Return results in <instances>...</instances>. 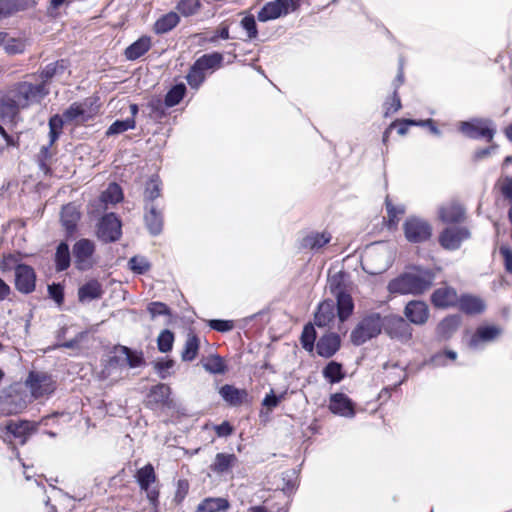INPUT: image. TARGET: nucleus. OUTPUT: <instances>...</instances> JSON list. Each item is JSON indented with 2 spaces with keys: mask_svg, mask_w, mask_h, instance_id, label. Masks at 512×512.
I'll list each match as a JSON object with an SVG mask.
<instances>
[{
  "mask_svg": "<svg viewBox=\"0 0 512 512\" xmlns=\"http://www.w3.org/2000/svg\"><path fill=\"white\" fill-rule=\"evenodd\" d=\"M103 293L101 283L96 279H91L78 289V299L80 302L100 299Z\"/></svg>",
  "mask_w": 512,
  "mask_h": 512,
  "instance_id": "25",
  "label": "nucleus"
},
{
  "mask_svg": "<svg viewBox=\"0 0 512 512\" xmlns=\"http://www.w3.org/2000/svg\"><path fill=\"white\" fill-rule=\"evenodd\" d=\"M11 96L15 98L18 106L22 109L29 107L31 104L40 102L49 94V89L44 83L33 84L27 81L16 84L9 90Z\"/></svg>",
  "mask_w": 512,
  "mask_h": 512,
  "instance_id": "4",
  "label": "nucleus"
},
{
  "mask_svg": "<svg viewBox=\"0 0 512 512\" xmlns=\"http://www.w3.org/2000/svg\"><path fill=\"white\" fill-rule=\"evenodd\" d=\"M209 326L219 332H228L233 329L234 324L230 320H210Z\"/></svg>",
  "mask_w": 512,
  "mask_h": 512,
  "instance_id": "63",
  "label": "nucleus"
},
{
  "mask_svg": "<svg viewBox=\"0 0 512 512\" xmlns=\"http://www.w3.org/2000/svg\"><path fill=\"white\" fill-rule=\"evenodd\" d=\"M180 21L179 15L176 12H169L161 16L154 24V31L156 34H165L171 31L178 25Z\"/></svg>",
  "mask_w": 512,
  "mask_h": 512,
  "instance_id": "34",
  "label": "nucleus"
},
{
  "mask_svg": "<svg viewBox=\"0 0 512 512\" xmlns=\"http://www.w3.org/2000/svg\"><path fill=\"white\" fill-rule=\"evenodd\" d=\"M331 235L329 233H311L303 238L302 246L311 250H318L329 243Z\"/></svg>",
  "mask_w": 512,
  "mask_h": 512,
  "instance_id": "36",
  "label": "nucleus"
},
{
  "mask_svg": "<svg viewBox=\"0 0 512 512\" xmlns=\"http://www.w3.org/2000/svg\"><path fill=\"white\" fill-rule=\"evenodd\" d=\"M383 319V330L390 338L402 343H406L412 338V328L401 316L389 314L383 316Z\"/></svg>",
  "mask_w": 512,
  "mask_h": 512,
  "instance_id": "6",
  "label": "nucleus"
},
{
  "mask_svg": "<svg viewBox=\"0 0 512 512\" xmlns=\"http://www.w3.org/2000/svg\"><path fill=\"white\" fill-rule=\"evenodd\" d=\"M340 348V337L335 333L322 336L317 344V353L325 358L332 357Z\"/></svg>",
  "mask_w": 512,
  "mask_h": 512,
  "instance_id": "21",
  "label": "nucleus"
},
{
  "mask_svg": "<svg viewBox=\"0 0 512 512\" xmlns=\"http://www.w3.org/2000/svg\"><path fill=\"white\" fill-rule=\"evenodd\" d=\"M119 351L126 356L127 363L131 368L140 367L144 364L142 352L133 351L126 346H121Z\"/></svg>",
  "mask_w": 512,
  "mask_h": 512,
  "instance_id": "51",
  "label": "nucleus"
},
{
  "mask_svg": "<svg viewBox=\"0 0 512 512\" xmlns=\"http://www.w3.org/2000/svg\"><path fill=\"white\" fill-rule=\"evenodd\" d=\"M15 288L23 294H30L36 288V273L34 268L27 264H17L14 267Z\"/></svg>",
  "mask_w": 512,
  "mask_h": 512,
  "instance_id": "11",
  "label": "nucleus"
},
{
  "mask_svg": "<svg viewBox=\"0 0 512 512\" xmlns=\"http://www.w3.org/2000/svg\"><path fill=\"white\" fill-rule=\"evenodd\" d=\"M19 261H20L19 254H11V253L5 254V255H3V260L0 265V268L2 271L11 270L13 268V265L15 267L17 264H20Z\"/></svg>",
  "mask_w": 512,
  "mask_h": 512,
  "instance_id": "62",
  "label": "nucleus"
},
{
  "mask_svg": "<svg viewBox=\"0 0 512 512\" xmlns=\"http://www.w3.org/2000/svg\"><path fill=\"white\" fill-rule=\"evenodd\" d=\"M323 376L329 380L331 383H338L340 382L344 374L342 372V366L341 364L331 361L327 364V366L323 370Z\"/></svg>",
  "mask_w": 512,
  "mask_h": 512,
  "instance_id": "44",
  "label": "nucleus"
},
{
  "mask_svg": "<svg viewBox=\"0 0 512 512\" xmlns=\"http://www.w3.org/2000/svg\"><path fill=\"white\" fill-rule=\"evenodd\" d=\"M21 109L10 91L0 98V118L3 121L13 122Z\"/></svg>",
  "mask_w": 512,
  "mask_h": 512,
  "instance_id": "22",
  "label": "nucleus"
},
{
  "mask_svg": "<svg viewBox=\"0 0 512 512\" xmlns=\"http://www.w3.org/2000/svg\"><path fill=\"white\" fill-rule=\"evenodd\" d=\"M424 124H432V120L429 119V120L420 121V122H417L415 120H402L397 123L391 124L389 129L392 128L393 126H397L398 134L403 136L407 133L409 125H424Z\"/></svg>",
  "mask_w": 512,
  "mask_h": 512,
  "instance_id": "57",
  "label": "nucleus"
},
{
  "mask_svg": "<svg viewBox=\"0 0 512 512\" xmlns=\"http://www.w3.org/2000/svg\"><path fill=\"white\" fill-rule=\"evenodd\" d=\"M228 508L229 502L225 498H206L197 506L195 512H219Z\"/></svg>",
  "mask_w": 512,
  "mask_h": 512,
  "instance_id": "35",
  "label": "nucleus"
},
{
  "mask_svg": "<svg viewBox=\"0 0 512 512\" xmlns=\"http://www.w3.org/2000/svg\"><path fill=\"white\" fill-rule=\"evenodd\" d=\"M199 345V338L195 334H188L181 353V359L183 361H193L197 357Z\"/></svg>",
  "mask_w": 512,
  "mask_h": 512,
  "instance_id": "39",
  "label": "nucleus"
},
{
  "mask_svg": "<svg viewBox=\"0 0 512 512\" xmlns=\"http://www.w3.org/2000/svg\"><path fill=\"white\" fill-rule=\"evenodd\" d=\"M151 47L149 37H141L125 50V56L128 60H136L143 56Z\"/></svg>",
  "mask_w": 512,
  "mask_h": 512,
  "instance_id": "32",
  "label": "nucleus"
},
{
  "mask_svg": "<svg viewBox=\"0 0 512 512\" xmlns=\"http://www.w3.org/2000/svg\"><path fill=\"white\" fill-rule=\"evenodd\" d=\"M406 318L415 325H424L429 318L428 305L420 300L409 301L404 309Z\"/></svg>",
  "mask_w": 512,
  "mask_h": 512,
  "instance_id": "14",
  "label": "nucleus"
},
{
  "mask_svg": "<svg viewBox=\"0 0 512 512\" xmlns=\"http://www.w3.org/2000/svg\"><path fill=\"white\" fill-rule=\"evenodd\" d=\"M152 318L160 315H170V309L162 302H151L147 307Z\"/></svg>",
  "mask_w": 512,
  "mask_h": 512,
  "instance_id": "58",
  "label": "nucleus"
},
{
  "mask_svg": "<svg viewBox=\"0 0 512 512\" xmlns=\"http://www.w3.org/2000/svg\"><path fill=\"white\" fill-rule=\"evenodd\" d=\"M337 316L340 322H345L353 313L354 303L350 294L344 293L336 296Z\"/></svg>",
  "mask_w": 512,
  "mask_h": 512,
  "instance_id": "30",
  "label": "nucleus"
},
{
  "mask_svg": "<svg viewBox=\"0 0 512 512\" xmlns=\"http://www.w3.org/2000/svg\"><path fill=\"white\" fill-rule=\"evenodd\" d=\"M285 15V10H281L277 0L266 3L259 11L257 18L260 22H266Z\"/></svg>",
  "mask_w": 512,
  "mask_h": 512,
  "instance_id": "38",
  "label": "nucleus"
},
{
  "mask_svg": "<svg viewBox=\"0 0 512 512\" xmlns=\"http://www.w3.org/2000/svg\"><path fill=\"white\" fill-rule=\"evenodd\" d=\"M94 252L95 244L93 241L85 238L78 240L72 249L76 268L80 271L91 269L95 264Z\"/></svg>",
  "mask_w": 512,
  "mask_h": 512,
  "instance_id": "8",
  "label": "nucleus"
},
{
  "mask_svg": "<svg viewBox=\"0 0 512 512\" xmlns=\"http://www.w3.org/2000/svg\"><path fill=\"white\" fill-rule=\"evenodd\" d=\"M499 253L502 255L504 259V265L506 271L512 273V249L508 246H501L499 249Z\"/></svg>",
  "mask_w": 512,
  "mask_h": 512,
  "instance_id": "64",
  "label": "nucleus"
},
{
  "mask_svg": "<svg viewBox=\"0 0 512 512\" xmlns=\"http://www.w3.org/2000/svg\"><path fill=\"white\" fill-rule=\"evenodd\" d=\"M71 255L69 246L66 242H61L55 252V267L58 272L65 271L69 268Z\"/></svg>",
  "mask_w": 512,
  "mask_h": 512,
  "instance_id": "37",
  "label": "nucleus"
},
{
  "mask_svg": "<svg viewBox=\"0 0 512 512\" xmlns=\"http://www.w3.org/2000/svg\"><path fill=\"white\" fill-rule=\"evenodd\" d=\"M460 325V318L456 315L445 317L437 325L436 334L439 339H449L458 329Z\"/></svg>",
  "mask_w": 512,
  "mask_h": 512,
  "instance_id": "28",
  "label": "nucleus"
},
{
  "mask_svg": "<svg viewBox=\"0 0 512 512\" xmlns=\"http://www.w3.org/2000/svg\"><path fill=\"white\" fill-rule=\"evenodd\" d=\"M465 218V209L457 201H450L439 208V219L444 223H461Z\"/></svg>",
  "mask_w": 512,
  "mask_h": 512,
  "instance_id": "15",
  "label": "nucleus"
},
{
  "mask_svg": "<svg viewBox=\"0 0 512 512\" xmlns=\"http://www.w3.org/2000/svg\"><path fill=\"white\" fill-rule=\"evenodd\" d=\"M5 428L8 433L12 434L15 438L19 439L20 443L23 445L26 443L28 437L36 431L37 424L27 420H9L6 423Z\"/></svg>",
  "mask_w": 512,
  "mask_h": 512,
  "instance_id": "16",
  "label": "nucleus"
},
{
  "mask_svg": "<svg viewBox=\"0 0 512 512\" xmlns=\"http://www.w3.org/2000/svg\"><path fill=\"white\" fill-rule=\"evenodd\" d=\"M171 389L167 384L160 383L153 386L148 393V404L152 405H165L169 400Z\"/></svg>",
  "mask_w": 512,
  "mask_h": 512,
  "instance_id": "29",
  "label": "nucleus"
},
{
  "mask_svg": "<svg viewBox=\"0 0 512 512\" xmlns=\"http://www.w3.org/2000/svg\"><path fill=\"white\" fill-rule=\"evenodd\" d=\"M161 195V183L157 178H151L145 186L144 190V206H147L149 203L152 205L155 204V199L159 198Z\"/></svg>",
  "mask_w": 512,
  "mask_h": 512,
  "instance_id": "40",
  "label": "nucleus"
},
{
  "mask_svg": "<svg viewBox=\"0 0 512 512\" xmlns=\"http://www.w3.org/2000/svg\"><path fill=\"white\" fill-rule=\"evenodd\" d=\"M459 130L468 138H484L491 142L496 134L494 122L488 118H474L460 123Z\"/></svg>",
  "mask_w": 512,
  "mask_h": 512,
  "instance_id": "5",
  "label": "nucleus"
},
{
  "mask_svg": "<svg viewBox=\"0 0 512 512\" xmlns=\"http://www.w3.org/2000/svg\"><path fill=\"white\" fill-rule=\"evenodd\" d=\"M405 238L411 243H421L432 236L430 223L419 217H409L403 224Z\"/></svg>",
  "mask_w": 512,
  "mask_h": 512,
  "instance_id": "7",
  "label": "nucleus"
},
{
  "mask_svg": "<svg viewBox=\"0 0 512 512\" xmlns=\"http://www.w3.org/2000/svg\"><path fill=\"white\" fill-rule=\"evenodd\" d=\"M316 339V332L314 327L311 324H307L304 326L300 341L302 344V347L308 351L312 352L314 349V342Z\"/></svg>",
  "mask_w": 512,
  "mask_h": 512,
  "instance_id": "49",
  "label": "nucleus"
},
{
  "mask_svg": "<svg viewBox=\"0 0 512 512\" xmlns=\"http://www.w3.org/2000/svg\"><path fill=\"white\" fill-rule=\"evenodd\" d=\"M123 198L121 187L116 183H110L100 196L101 202L104 204H116Z\"/></svg>",
  "mask_w": 512,
  "mask_h": 512,
  "instance_id": "41",
  "label": "nucleus"
},
{
  "mask_svg": "<svg viewBox=\"0 0 512 512\" xmlns=\"http://www.w3.org/2000/svg\"><path fill=\"white\" fill-rule=\"evenodd\" d=\"M433 274L428 270L403 273L392 279L388 284V290L393 294H422L433 284Z\"/></svg>",
  "mask_w": 512,
  "mask_h": 512,
  "instance_id": "1",
  "label": "nucleus"
},
{
  "mask_svg": "<svg viewBox=\"0 0 512 512\" xmlns=\"http://www.w3.org/2000/svg\"><path fill=\"white\" fill-rule=\"evenodd\" d=\"M130 269L138 274H144L150 269V264L145 257L134 256L129 260Z\"/></svg>",
  "mask_w": 512,
  "mask_h": 512,
  "instance_id": "54",
  "label": "nucleus"
},
{
  "mask_svg": "<svg viewBox=\"0 0 512 512\" xmlns=\"http://www.w3.org/2000/svg\"><path fill=\"white\" fill-rule=\"evenodd\" d=\"M79 219L80 213L75 205L70 203L63 206L61 211V223L68 235L71 236L75 232Z\"/></svg>",
  "mask_w": 512,
  "mask_h": 512,
  "instance_id": "26",
  "label": "nucleus"
},
{
  "mask_svg": "<svg viewBox=\"0 0 512 512\" xmlns=\"http://www.w3.org/2000/svg\"><path fill=\"white\" fill-rule=\"evenodd\" d=\"M223 57L219 53L205 54L195 61L197 68L203 70L212 69L221 64Z\"/></svg>",
  "mask_w": 512,
  "mask_h": 512,
  "instance_id": "42",
  "label": "nucleus"
},
{
  "mask_svg": "<svg viewBox=\"0 0 512 512\" xmlns=\"http://www.w3.org/2000/svg\"><path fill=\"white\" fill-rule=\"evenodd\" d=\"M98 237L104 242H114L121 236V222L113 214L102 217L98 225Z\"/></svg>",
  "mask_w": 512,
  "mask_h": 512,
  "instance_id": "13",
  "label": "nucleus"
},
{
  "mask_svg": "<svg viewBox=\"0 0 512 512\" xmlns=\"http://www.w3.org/2000/svg\"><path fill=\"white\" fill-rule=\"evenodd\" d=\"M203 367L206 371L212 374H223L226 371V365L224 364L223 359L218 355H212L207 358Z\"/></svg>",
  "mask_w": 512,
  "mask_h": 512,
  "instance_id": "48",
  "label": "nucleus"
},
{
  "mask_svg": "<svg viewBox=\"0 0 512 512\" xmlns=\"http://www.w3.org/2000/svg\"><path fill=\"white\" fill-rule=\"evenodd\" d=\"M137 482L141 490L146 492V496L150 503L156 507L158 504L159 491L155 486H151L156 481L154 468L151 464H147L137 471Z\"/></svg>",
  "mask_w": 512,
  "mask_h": 512,
  "instance_id": "10",
  "label": "nucleus"
},
{
  "mask_svg": "<svg viewBox=\"0 0 512 512\" xmlns=\"http://www.w3.org/2000/svg\"><path fill=\"white\" fill-rule=\"evenodd\" d=\"M49 146H52L59 138L64 125L62 117L56 114L49 119Z\"/></svg>",
  "mask_w": 512,
  "mask_h": 512,
  "instance_id": "45",
  "label": "nucleus"
},
{
  "mask_svg": "<svg viewBox=\"0 0 512 512\" xmlns=\"http://www.w3.org/2000/svg\"><path fill=\"white\" fill-rule=\"evenodd\" d=\"M431 301L435 307L447 308L458 304L459 297L456 290L449 286H444L436 289L432 296Z\"/></svg>",
  "mask_w": 512,
  "mask_h": 512,
  "instance_id": "18",
  "label": "nucleus"
},
{
  "mask_svg": "<svg viewBox=\"0 0 512 512\" xmlns=\"http://www.w3.org/2000/svg\"><path fill=\"white\" fill-rule=\"evenodd\" d=\"M49 296L58 304L61 305L64 301V291L60 284L53 283L48 286Z\"/></svg>",
  "mask_w": 512,
  "mask_h": 512,
  "instance_id": "61",
  "label": "nucleus"
},
{
  "mask_svg": "<svg viewBox=\"0 0 512 512\" xmlns=\"http://www.w3.org/2000/svg\"><path fill=\"white\" fill-rule=\"evenodd\" d=\"M501 333L502 329L495 325L478 327L470 340V346L476 348L480 342L494 341Z\"/></svg>",
  "mask_w": 512,
  "mask_h": 512,
  "instance_id": "23",
  "label": "nucleus"
},
{
  "mask_svg": "<svg viewBox=\"0 0 512 512\" xmlns=\"http://www.w3.org/2000/svg\"><path fill=\"white\" fill-rule=\"evenodd\" d=\"M220 394L226 402L233 406L242 404L248 396L246 390L237 389L231 385H224L220 389Z\"/></svg>",
  "mask_w": 512,
  "mask_h": 512,
  "instance_id": "31",
  "label": "nucleus"
},
{
  "mask_svg": "<svg viewBox=\"0 0 512 512\" xmlns=\"http://www.w3.org/2000/svg\"><path fill=\"white\" fill-rule=\"evenodd\" d=\"M135 119L127 118L125 120H116L106 131L107 136L123 133L127 130L135 128Z\"/></svg>",
  "mask_w": 512,
  "mask_h": 512,
  "instance_id": "46",
  "label": "nucleus"
},
{
  "mask_svg": "<svg viewBox=\"0 0 512 512\" xmlns=\"http://www.w3.org/2000/svg\"><path fill=\"white\" fill-rule=\"evenodd\" d=\"M165 107V101L162 102L161 99H152L148 103L151 115H154L157 118H161L165 115Z\"/></svg>",
  "mask_w": 512,
  "mask_h": 512,
  "instance_id": "60",
  "label": "nucleus"
},
{
  "mask_svg": "<svg viewBox=\"0 0 512 512\" xmlns=\"http://www.w3.org/2000/svg\"><path fill=\"white\" fill-rule=\"evenodd\" d=\"M26 383L35 398L51 394L55 390L51 376L42 372H30Z\"/></svg>",
  "mask_w": 512,
  "mask_h": 512,
  "instance_id": "12",
  "label": "nucleus"
},
{
  "mask_svg": "<svg viewBox=\"0 0 512 512\" xmlns=\"http://www.w3.org/2000/svg\"><path fill=\"white\" fill-rule=\"evenodd\" d=\"M144 221L151 235H159L163 229V214L157 205L144 206Z\"/></svg>",
  "mask_w": 512,
  "mask_h": 512,
  "instance_id": "17",
  "label": "nucleus"
},
{
  "mask_svg": "<svg viewBox=\"0 0 512 512\" xmlns=\"http://www.w3.org/2000/svg\"><path fill=\"white\" fill-rule=\"evenodd\" d=\"M335 304L333 300L327 299L319 304L315 314V323L319 327L330 325L335 319Z\"/></svg>",
  "mask_w": 512,
  "mask_h": 512,
  "instance_id": "24",
  "label": "nucleus"
},
{
  "mask_svg": "<svg viewBox=\"0 0 512 512\" xmlns=\"http://www.w3.org/2000/svg\"><path fill=\"white\" fill-rule=\"evenodd\" d=\"M33 6V0H2L0 1V20L9 18L18 12L26 11Z\"/></svg>",
  "mask_w": 512,
  "mask_h": 512,
  "instance_id": "20",
  "label": "nucleus"
},
{
  "mask_svg": "<svg viewBox=\"0 0 512 512\" xmlns=\"http://www.w3.org/2000/svg\"><path fill=\"white\" fill-rule=\"evenodd\" d=\"M174 343V334L168 329H165L160 332L157 337V347L158 350L162 353H167L171 351Z\"/></svg>",
  "mask_w": 512,
  "mask_h": 512,
  "instance_id": "50",
  "label": "nucleus"
},
{
  "mask_svg": "<svg viewBox=\"0 0 512 512\" xmlns=\"http://www.w3.org/2000/svg\"><path fill=\"white\" fill-rule=\"evenodd\" d=\"M187 82L192 88H198L205 79V73L203 70L197 68L196 64H193L189 73L187 74Z\"/></svg>",
  "mask_w": 512,
  "mask_h": 512,
  "instance_id": "52",
  "label": "nucleus"
},
{
  "mask_svg": "<svg viewBox=\"0 0 512 512\" xmlns=\"http://www.w3.org/2000/svg\"><path fill=\"white\" fill-rule=\"evenodd\" d=\"M383 316L378 312H369L358 321L350 334L351 342L360 346L367 341L376 338L383 330Z\"/></svg>",
  "mask_w": 512,
  "mask_h": 512,
  "instance_id": "2",
  "label": "nucleus"
},
{
  "mask_svg": "<svg viewBox=\"0 0 512 512\" xmlns=\"http://www.w3.org/2000/svg\"><path fill=\"white\" fill-rule=\"evenodd\" d=\"M342 283L343 275L341 273H336L328 279L327 287L335 297L346 293L343 290Z\"/></svg>",
  "mask_w": 512,
  "mask_h": 512,
  "instance_id": "55",
  "label": "nucleus"
},
{
  "mask_svg": "<svg viewBox=\"0 0 512 512\" xmlns=\"http://www.w3.org/2000/svg\"><path fill=\"white\" fill-rule=\"evenodd\" d=\"M236 462L237 457L234 454L217 453L211 469L218 474H223L228 472Z\"/></svg>",
  "mask_w": 512,
  "mask_h": 512,
  "instance_id": "33",
  "label": "nucleus"
},
{
  "mask_svg": "<svg viewBox=\"0 0 512 512\" xmlns=\"http://www.w3.org/2000/svg\"><path fill=\"white\" fill-rule=\"evenodd\" d=\"M186 92L184 84H177L172 87L165 96V106L173 107L180 103Z\"/></svg>",
  "mask_w": 512,
  "mask_h": 512,
  "instance_id": "43",
  "label": "nucleus"
},
{
  "mask_svg": "<svg viewBox=\"0 0 512 512\" xmlns=\"http://www.w3.org/2000/svg\"><path fill=\"white\" fill-rule=\"evenodd\" d=\"M99 112L97 97H89L81 102L72 103L60 116L64 123L83 125L92 120Z\"/></svg>",
  "mask_w": 512,
  "mask_h": 512,
  "instance_id": "3",
  "label": "nucleus"
},
{
  "mask_svg": "<svg viewBox=\"0 0 512 512\" xmlns=\"http://www.w3.org/2000/svg\"><path fill=\"white\" fill-rule=\"evenodd\" d=\"M458 305L461 311L466 314H480L485 310L484 301L477 296L463 295L459 298Z\"/></svg>",
  "mask_w": 512,
  "mask_h": 512,
  "instance_id": "27",
  "label": "nucleus"
},
{
  "mask_svg": "<svg viewBox=\"0 0 512 512\" xmlns=\"http://www.w3.org/2000/svg\"><path fill=\"white\" fill-rule=\"evenodd\" d=\"M240 25L244 30H246L248 38L253 39L257 36L258 31L253 15L245 16L241 20Z\"/></svg>",
  "mask_w": 512,
  "mask_h": 512,
  "instance_id": "56",
  "label": "nucleus"
},
{
  "mask_svg": "<svg viewBox=\"0 0 512 512\" xmlns=\"http://www.w3.org/2000/svg\"><path fill=\"white\" fill-rule=\"evenodd\" d=\"M471 237V232L467 227L453 226L447 227L439 235L440 245L447 250H456L460 248L463 241Z\"/></svg>",
  "mask_w": 512,
  "mask_h": 512,
  "instance_id": "9",
  "label": "nucleus"
},
{
  "mask_svg": "<svg viewBox=\"0 0 512 512\" xmlns=\"http://www.w3.org/2000/svg\"><path fill=\"white\" fill-rule=\"evenodd\" d=\"M174 364H175L174 360L168 359L165 361L156 362L154 365V368L157 371V373L161 379H166L170 375L168 370L173 368Z\"/></svg>",
  "mask_w": 512,
  "mask_h": 512,
  "instance_id": "59",
  "label": "nucleus"
},
{
  "mask_svg": "<svg viewBox=\"0 0 512 512\" xmlns=\"http://www.w3.org/2000/svg\"><path fill=\"white\" fill-rule=\"evenodd\" d=\"M200 8L201 3L199 0H181L176 6L178 12L184 17L195 15Z\"/></svg>",
  "mask_w": 512,
  "mask_h": 512,
  "instance_id": "47",
  "label": "nucleus"
},
{
  "mask_svg": "<svg viewBox=\"0 0 512 512\" xmlns=\"http://www.w3.org/2000/svg\"><path fill=\"white\" fill-rule=\"evenodd\" d=\"M59 69L61 71L64 70V66L62 63L55 62L48 64L40 74L41 83L45 84V87H47V82L52 79L58 72Z\"/></svg>",
  "mask_w": 512,
  "mask_h": 512,
  "instance_id": "53",
  "label": "nucleus"
},
{
  "mask_svg": "<svg viewBox=\"0 0 512 512\" xmlns=\"http://www.w3.org/2000/svg\"><path fill=\"white\" fill-rule=\"evenodd\" d=\"M329 408L334 414L344 417H353L355 414L352 401L342 393H336L330 397Z\"/></svg>",
  "mask_w": 512,
  "mask_h": 512,
  "instance_id": "19",
  "label": "nucleus"
}]
</instances>
